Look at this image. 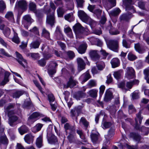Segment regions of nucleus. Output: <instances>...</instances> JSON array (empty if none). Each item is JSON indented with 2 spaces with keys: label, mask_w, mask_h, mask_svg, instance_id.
Wrapping results in <instances>:
<instances>
[{
  "label": "nucleus",
  "mask_w": 149,
  "mask_h": 149,
  "mask_svg": "<svg viewBox=\"0 0 149 149\" xmlns=\"http://www.w3.org/2000/svg\"><path fill=\"white\" fill-rule=\"evenodd\" d=\"M40 116L39 113L35 112L33 113L28 118V121L30 124H32L37 120V118Z\"/></svg>",
  "instance_id": "15"
},
{
  "label": "nucleus",
  "mask_w": 149,
  "mask_h": 149,
  "mask_svg": "<svg viewBox=\"0 0 149 149\" xmlns=\"http://www.w3.org/2000/svg\"><path fill=\"white\" fill-rule=\"evenodd\" d=\"M16 6L22 10L21 12H18V15H20L27 8V3L25 0H17L16 4Z\"/></svg>",
  "instance_id": "4"
},
{
  "label": "nucleus",
  "mask_w": 149,
  "mask_h": 149,
  "mask_svg": "<svg viewBox=\"0 0 149 149\" xmlns=\"http://www.w3.org/2000/svg\"><path fill=\"white\" fill-rule=\"evenodd\" d=\"M78 63V70L79 72H80L85 69L86 64L83 60L80 58L77 59Z\"/></svg>",
  "instance_id": "14"
},
{
  "label": "nucleus",
  "mask_w": 149,
  "mask_h": 149,
  "mask_svg": "<svg viewBox=\"0 0 149 149\" xmlns=\"http://www.w3.org/2000/svg\"><path fill=\"white\" fill-rule=\"evenodd\" d=\"M26 55L27 56H31L32 58L35 59L38 58L39 57V54L38 53H27Z\"/></svg>",
  "instance_id": "38"
},
{
  "label": "nucleus",
  "mask_w": 149,
  "mask_h": 149,
  "mask_svg": "<svg viewBox=\"0 0 149 149\" xmlns=\"http://www.w3.org/2000/svg\"><path fill=\"white\" fill-rule=\"evenodd\" d=\"M128 58L129 60L133 61L137 58V57L132 53H129L128 55Z\"/></svg>",
  "instance_id": "57"
},
{
  "label": "nucleus",
  "mask_w": 149,
  "mask_h": 149,
  "mask_svg": "<svg viewBox=\"0 0 149 149\" xmlns=\"http://www.w3.org/2000/svg\"><path fill=\"white\" fill-rule=\"evenodd\" d=\"M102 10L100 9H97L95 10L93 12V13L95 14L97 17H99L100 16L102 13Z\"/></svg>",
  "instance_id": "61"
},
{
  "label": "nucleus",
  "mask_w": 149,
  "mask_h": 149,
  "mask_svg": "<svg viewBox=\"0 0 149 149\" xmlns=\"http://www.w3.org/2000/svg\"><path fill=\"white\" fill-rule=\"evenodd\" d=\"M75 85L76 84L75 81L71 77L69 79V81L66 85V88H68L69 87L72 88L75 86Z\"/></svg>",
  "instance_id": "34"
},
{
  "label": "nucleus",
  "mask_w": 149,
  "mask_h": 149,
  "mask_svg": "<svg viewBox=\"0 0 149 149\" xmlns=\"http://www.w3.org/2000/svg\"><path fill=\"white\" fill-rule=\"evenodd\" d=\"M65 32L67 33L68 36L70 38H72L73 37V34L72 29L69 27H67L64 28Z\"/></svg>",
  "instance_id": "36"
},
{
  "label": "nucleus",
  "mask_w": 149,
  "mask_h": 149,
  "mask_svg": "<svg viewBox=\"0 0 149 149\" xmlns=\"http://www.w3.org/2000/svg\"><path fill=\"white\" fill-rule=\"evenodd\" d=\"M141 113L140 112H139L136 115V118L135 119L136 124L135 128L136 129L139 130L140 131L142 132L143 135H147L149 132V128L144 126H143L141 128H140L139 126V124H141L143 119V117L141 116Z\"/></svg>",
  "instance_id": "2"
},
{
  "label": "nucleus",
  "mask_w": 149,
  "mask_h": 149,
  "mask_svg": "<svg viewBox=\"0 0 149 149\" xmlns=\"http://www.w3.org/2000/svg\"><path fill=\"white\" fill-rule=\"evenodd\" d=\"M15 54L17 57L16 60L19 64L25 68L27 64L26 61L24 59L22 55L17 52H16Z\"/></svg>",
  "instance_id": "9"
},
{
  "label": "nucleus",
  "mask_w": 149,
  "mask_h": 149,
  "mask_svg": "<svg viewBox=\"0 0 149 149\" xmlns=\"http://www.w3.org/2000/svg\"><path fill=\"white\" fill-rule=\"evenodd\" d=\"M4 130V128H2L0 131V144L7 145L8 141L3 132Z\"/></svg>",
  "instance_id": "10"
},
{
  "label": "nucleus",
  "mask_w": 149,
  "mask_h": 149,
  "mask_svg": "<svg viewBox=\"0 0 149 149\" xmlns=\"http://www.w3.org/2000/svg\"><path fill=\"white\" fill-rule=\"evenodd\" d=\"M64 127L66 130H69L71 131H73L74 130V127L71 126L68 123H67L65 125Z\"/></svg>",
  "instance_id": "48"
},
{
  "label": "nucleus",
  "mask_w": 149,
  "mask_h": 149,
  "mask_svg": "<svg viewBox=\"0 0 149 149\" xmlns=\"http://www.w3.org/2000/svg\"><path fill=\"white\" fill-rule=\"evenodd\" d=\"M111 63L113 68H115L119 66V61L117 58H113L111 61Z\"/></svg>",
  "instance_id": "27"
},
{
  "label": "nucleus",
  "mask_w": 149,
  "mask_h": 149,
  "mask_svg": "<svg viewBox=\"0 0 149 149\" xmlns=\"http://www.w3.org/2000/svg\"><path fill=\"white\" fill-rule=\"evenodd\" d=\"M86 96V94L85 93L81 91H79L75 93L73 96V97L77 100H78L84 98Z\"/></svg>",
  "instance_id": "22"
},
{
  "label": "nucleus",
  "mask_w": 149,
  "mask_h": 149,
  "mask_svg": "<svg viewBox=\"0 0 149 149\" xmlns=\"http://www.w3.org/2000/svg\"><path fill=\"white\" fill-rule=\"evenodd\" d=\"M129 112L130 113H132L136 111V109L132 105H130L129 106Z\"/></svg>",
  "instance_id": "63"
},
{
  "label": "nucleus",
  "mask_w": 149,
  "mask_h": 149,
  "mask_svg": "<svg viewBox=\"0 0 149 149\" xmlns=\"http://www.w3.org/2000/svg\"><path fill=\"white\" fill-rule=\"evenodd\" d=\"M58 15V17H62L63 16L65 11L62 7H59L57 10Z\"/></svg>",
  "instance_id": "44"
},
{
  "label": "nucleus",
  "mask_w": 149,
  "mask_h": 149,
  "mask_svg": "<svg viewBox=\"0 0 149 149\" xmlns=\"http://www.w3.org/2000/svg\"><path fill=\"white\" fill-rule=\"evenodd\" d=\"M87 47L86 43H84L81 45L79 47L77 50L78 52L81 54L84 53Z\"/></svg>",
  "instance_id": "23"
},
{
  "label": "nucleus",
  "mask_w": 149,
  "mask_h": 149,
  "mask_svg": "<svg viewBox=\"0 0 149 149\" xmlns=\"http://www.w3.org/2000/svg\"><path fill=\"white\" fill-rule=\"evenodd\" d=\"M79 123L81 124H82L84 127L86 128L88 127V123L87 122L85 118L84 117H82L80 120L79 121Z\"/></svg>",
  "instance_id": "40"
},
{
  "label": "nucleus",
  "mask_w": 149,
  "mask_h": 149,
  "mask_svg": "<svg viewBox=\"0 0 149 149\" xmlns=\"http://www.w3.org/2000/svg\"><path fill=\"white\" fill-rule=\"evenodd\" d=\"M112 98V94L111 92L109 89L107 90L105 93L104 100L106 102H108Z\"/></svg>",
  "instance_id": "24"
},
{
  "label": "nucleus",
  "mask_w": 149,
  "mask_h": 149,
  "mask_svg": "<svg viewBox=\"0 0 149 149\" xmlns=\"http://www.w3.org/2000/svg\"><path fill=\"white\" fill-rule=\"evenodd\" d=\"M97 90L93 89L89 91L88 93L91 97L95 98L97 96Z\"/></svg>",
  "instance_id": "28"
},
{
  "label": "nucleus",
  "mask_w": 149,
  "mask_h": 149,
  "mask_svg": "<svg viewBox=\"0 0 149 149\" xmlns=\"http://www.w3.org/2000/svg\"><path fill=\"white\" fill-rule=\"evenodd\" d=\"M123 71L121 70H119L117 72H114L113 73V75L115 78L117 79H118L121 77V73Z\"/></svg>",
  "instance_id": "49"
},
{
  "label": "nucleus",
  "mask_w": 149,
  "mask_h": 149,
  "mask_svg": "<svg viewBox=\"0 0 149 149\" xmlns=\"http://www.w3.org/2000/svg\"><path fill=\"white\" fill-rule=\"evenodd\" d=\"M97 67L99 70H102L104 68L105 65L103 62L102 61L100 63L97 62L96 63Z\"/></svg>",
  "instance_id": "41"
},
{
  "label": "nucleus",
  "mask_w": 149,
  "mask_h": 149,
  "mask_svg": "<svg viewBox=\"0 0 149 149\" xmlns=\"http://www.w3.org/2000/svg\"><path fill=\"white\" fill-rule=\"evenodd\" d=\"M77 3V8H82L83 7V4L84 3V0H75Z\"/></svg>",
  "instance_id": "50"
},
{
  "label": "nucleus",
  "mask_w": 149,
  "mask_h": 149,
  "mask_svg": "<svg viewBox=\"0 0 149 149\" xmlns=\"http://www.w3.org/2000/svg\"><path fill=\"white\" fill-rule=\"evenodd\" d=\"M78 15L79 18L83 22L89 24L91 28L94 27L96 25L95 22L89 17L83 10H78Z\"/></svg>",
  "instance_id": "1"
},
{
  "label": "nucleus",
  "mask_w": 149,
  "mask_h": 149,
  "mask_svg": "<svg viewBox=\"0 0 149 149\" xmlns=\"http://www.w3.org/2000/svg\"><path fill=\"white\" fill-rule=\"evenodd\" d=\"M58 65L55 62H51L48 67V71L50 75H52L56 72L55 67Z\"/></svg>",
  "instance_id": "11"
},
{
  "label": "nucleus",
  "mask_w": 149,
  "mask_h": 149,
  "mask_svg": "<svg viewBox=\"0 0 149 149\" xmlns=\"http://www.w3.org/2000/svg\"><path fill=\"white\" fill-rule=\"evenodd\" d=\"M15 113H9L6 114L8 118V123L11 127H14L16 125L15 123L18 119V117L15 115Z\"/></svg>",
  "instance_id": "6"
},
{
  "label": "nucleus",
  "mask_w": 149,
  "mask_h": 149,
  "mask_svg": "<svg viewBox=\"0 0 149 149\" xmlns=\"http://www.w3.org/2000/svg\"><path fill=\"white\" fill-rule=\"evenodd\" d=\"M107 47L111 50L118 52L119 50V41L118 40H111L107 43Z\"/></svg>",
  "instance_id": "3"
},
{
  "label": "nucleus",
  "mask_w": 149,
  "mask_h": 149,
  "mask_svg": "<svg viewBox=\"0 0 149 149\" xmlns=\"http://www.w3.org/2000/svg\"><path fill=\"white\" fill-rule=\"evenodd\" d=\"M139 92L138 91H136L132 94V98L133 99H137L139 98Z\"/></svg>",
  "instance_id": "58"
},
{
  "label": "nucleus",
  "mask_w": 149,
  "mask_h": 149,
  "mask_svg": "<svg viewBox=\"0 0 149 149\" xmlns=\"http://www.w3.org/2000/svg\"><path fill=\"white\" fill-rule=\"evenodd\" d=\"M6 8V5L3 0L0 1V13H3Z\"/></svg>",
  "instance_id": "39"
},
{
  "label": "nucleus",
  "mask_w": 149,
  "mask_h": 149,
  "mask_svg": "<svg viewBox=\"0 0 149 149\" xmlns=\"http://www.w3.org/2000/svg\"><path fill=\"white\" fill-rule=\"evenodd\" d=\"M42 136L40 135L37 139L36 144L38 148H40L42 146Z\"/></svg>",
  "instance_id": "35"
},
{
  "label": "nucleus",
  "mask_w": 149,
  "mask_h": 149,
  "mask_svg": "<svg viewBox=\"0 0 149 149\" xmlns=\"http://www.w3.org/2000/svg\"><path fill=\"white\" fill-rule=\"evenodd\" d=\"M24 93L23 91H16L13 94L12 96L13 98H18L22 95Z\"/></svg>",
  "instance_id": "29"
},
{
  "label": "nucleus",
  "mask_w": 149,
  "mask_h": 149,
  "mask_svg": "<svg viewBox=\"0 0 149 149\" xmlns=\"http://www.w3.org/2000/svg\"><path fill=\"white\" fill-rule=\"evenodd\" d=\"M112 123L110 122H104L102 125V127L104 129L108 128L111 126Z\"/></svg>",
  "instance_id": "51"
},
{
  "label": "nucleus",
  "mask_w": 149,
  "mask_h": 149,
  "mask_svg": "<svg viewBox=\"0 0 149 149\" xmlns=\"http://www.w3.org/2000/svg\"><path fill=\"white\" fill-rule=\"evenodd\" d=\"M114 129L113 127H112L109 131L108 135L105 136V137L106 138H110L114 134Z\"/></svg>",
  "instance_id": "47"
},
{
  "label": "nucleus",
  "mask_w": 149,
  "mask_h": 149,
  "mask_svg": "<svg viewBox=\"0 0 149 149\" xmlns=\"http://www.w3.org/2000/svg\"><path fill=\"white\" fill-rule=\"evenodd\" d=\"M89 55L93 60L96 61L98 60L100 58V56L97 50H91L89 52Z\"/></svg>",
  "instance_id": "17"
},
{
  "label": "nucleus",
  "mask_w": 149,
  "mask_h": 149,
  "mask_svg": "<svg viewBox=\"0 0 149 149\" xmlns=\"http://www.w3.org/2000/svg\"><path fill=\"white\" fill-rule=\"evenodd\" d=\"M19 133L21 135L29 131L28 128L25 125H22L18 129Z\"/></svg>",
  "instance_id": "26"
},
{
  "label": "nucleus",
  "mask_w": 149,
  "mask_h": 149,
  "mask_svg": "<svg viewBox=\"0 0 149 149\" xmlns=\"http://www.w3.org/2000/svg\"><path fill=\"white\" fill-rule=\"evenodd\" d=\"M130 135L134 140L137 142L138 143L141 142V140L142 139V138L141 136L138 134L131 133L130 134Z\"/></svg>",
  "instance_id": "20"
},
{
  "label": "nucleus",
  "mask_w": 149,
  "mask_h": 149,
  "mask_svg": "<svg viewBox=\"0 0 149 149\" xmlns=\"http://www.w3.org/2000/svg\"><path fill=\"white\" fill-rule=\"evenodd\" d=\"M5 17L13 23L15 22L14 14L12 11H8L5 15Z\"/></svg>",
  "instance_id": "18"
},
{
  "label": "nucleus",
  "mask_w": 149,
  "mask_h": 149,
  "mask_svg": "<svg viewBox=\"0 0 149 149\" xmlns=\"http://www.w3.org/2000/svg\"><path fill=\"white\" fill-rule=\"evenodd\" d=\"M15 105L13 104H10L6 107H5L4 112L6 114H8L9 113H15L13 111L11 110L14 108Z\"/></svg>",
  "instance_id": "21"
},
{
  "label": "nucleus",
  "mask_w": 149,
  "mask_h": 149,
  "mask_svg": "<svg viewBox=\"0 0 149 149\" xmlns=\"http://www.w3.org/2000/svg\"><path fill=\"white\" fill-rule=\"evenodd\" d=\"M64 17L66 20L70 22V20L73 18V14L71 13L67 14Z\"/></svg>",
  "instance_id": "59"
},
{
  "label": "nucleus",
  "mask_w": 149,
  "mask_h": 149,
  "mask_svg": "<svg viewBox=\"0 0 149 149\" xmlns=\"http://www.w3.org/2000/svg\"><path fill=\"white\" fill-rule=\"evenodd\" d=\"M47 140L49 143L51 144H55L57 143L58 140L56 136L51 133H47Z\"/></svg>",
  "instance_id": "8"
},
{
  "label": "nucleus",
  "mask_w": 149,
  "mask_h": 149,
  "mask_svg": "<svg viewBox=\"0 0 149 149\" xmlns=\"http://www.w3.org/2000/svg\"><path fill=\"white\" fill-rule=\"evenodd\" d=\"M23 19L24 20L27 22L31 24L33 22V20L31 18V17L29 15H26L23 17Z\"/></svg>",
  "instance_id": "43"
},
{
  "label": "nucleus",
  "mask_w": 149,
  "mask_h": 149,
  "mask_svg": "<svg viewBox=\"0 0 149 149\" xmlns=\"http://www.w3.org/2000/svg\"><path fill=\"white\" fill-rule=\"evenodd\" d=\"M94 41L95 42L96 44L98 46H101L102 45V42L99 39L97 38H94Z\"/></svg>",
  "instance_id": "60"
},
{
  "label": "nucleus",
  "mask_w": 149,
  "mask_h": 149,
  "mask_svg": "<svg viewBox=\"0 0 149 149\" xmlns=\"http://www.w3.org/2000/svg\"><path fill=\"white\" fill-rule=\"evenodd\" d=\"M127 77L130 79L134 78L135 76V71L134 69L131 67L127 68Z\"/></svg>",
  "instance_id": "19"
},
{
  "label": "nucleus",
  "mask_w": 149,
  "mask_h": 149,
  "mask_svg": "<svg viewBox=\"0 0 149 149\" xmlns=\"http://www.w3.org/2000/svg\"><path fill=\"white\" fill-rule=\"evenodd\" d=\"M74 131H71V133L68 136V139L70 143L73 142L74 140Z\"/></svg>",
  "instance_id": "42"
},
{
  "label": "nucleus",
  "mask_w": 149,
  "mask_h": 149,
  "mask_svg": "<svg viewBox=\"0 0 149 149\" xmlns=\"http://www.w3.org/2000/svg\"><path fill=\"white\" fill-rule=\"evenodd\" d=\"M3 33L6 37H8L10 33V29L8 27L5 28L3 31Z\"/></svg>",
  "instance_id": "53"
},
{
  "label": "nucleus",
  "mask_w": 149,
  "mask_h": 149,
  "mask_svg": "<svg viewBox=\"0 0 149 149\" xmlns=\"http://www.w3.org/2000/svg\"><path fill=\"white\" fill-rule=\"evenodd\" d=\"M29 8L30 10L32 11L35 10L36 8V4L33 2H30L29 5Z\"/></svg>",
  "instance_id": "55"
},
{
  "label": "nucleus",
  "mask_w": 149,
  "mask_h": 149,
  "mask_svg": "<svg viewBox=\"0 0 149 149\" xmlns=\"http://www.w3.org/2000/svg\"><path fill=\"white\" fill-rule=\"evenodd\" d=\"M134 48L139 53H143L146 48V46L140 44L139 43L135 44L134 45Z\"/></svg>",
  "instance_id": "16"
},
{
  "label": "nucleus",
  "mask_w": 149,
  "mask_h": 149,
  "mask_svg": "<svg viewBox=\"0 0 149 149\" xmlns=\"http://www.w3.org/2000/svg\"><path fill=\"white\" fill-rule=\"evenodd\" d=\"M132 0H123V5L125 7L126 10L131 11L132 13L135 12L132 4Z\"/></svg>",
  "instance_id": "5"
},
{
  "label": "nucleus",
  "mask_w": 149,
  "mask_h": 149,
  "mask_svg": "<svg viewBox=\"0 0 149 149\" xmlns=\"http://www.w3.org/2000/svg\"><path fill=\"white\" fill-rule=\"evenodd\" d=\"M84 78L83 82H86L90 78V75L89 73L87 72L82 75L81 77V78Z\"/></svg>",
  "instance_id": "45"
},
{
  "label": "nucleus",
  "mask_w": 149,
  "mask_h": 149,
  "mask_svg": "<svg viewBox=\"0 0 149 149\" xmlns=\"http://www.w3.org/2000/svg\"><path fill=\"white\" fill-rule=\"evenodd\" d=\"M107 29L109 31L110 34L111 35H116L119 33V31L113 27L110 21L109 22V24L107 26Z\"/></svg>",
  "instance_id": "13"
},
{
  "label": "nucleus",
  "mask_w": 149,
  "mask_h": 149,
  "mask_svg": "<svg viewBox=\"0 0 149 149\" xmlns=\"http://www.w3.org/2000/svg\"><path fill=\"white\" fill-rule=\"evenodd\" d=\"M121 12V10L118 8H116L110 11V15L112 16H115L118 15Z\"/></svg>",
  "instance_id": "32"
},
{
  "label": "nucleus",
  "mask_w": 149,
  "mask_h": 149,
  "mask_svg": "<svg viewBox=\"0 0 149 149\" xmlns=\"http://www.w3.org/2000/svg\"><path fill=\"white\" fill-rule=\"evenodd\" d=\"M12 40L13 42L17 44H19L20 42L17 33L14 31V36L12 39Z\"/></svg>",
  "instance_id": "37"
},
{
  "label": "nucleus",
  "mask_w": 149,
  "mask_h": 149,
  "mask_svg": "<svg viewBox=\"0 0 149 149\" xmlns=\"http://www.w3.org/2000/svg\"><path fill=\"white\" fill-rule=\"evenodd\" d=\"M120 19L121 20L127 21L129 19V16L127 14H123L120 17Z\"/></svg>",
  "instance_id": "62"
},
{
  "label": "nucleus",
  "mask_w": 149,
  "mask_h": 149,
  "mask_svg": "<svg viewBox=\"0 0 149 149\" xmlns=\"http://www.w3.org/2000/svg\"><path fill=\"white\" fill-rule=\"evenodd\" d=\"M74 30L76 36H78L86 31L87 30L85 29L79 23H77L73 26Z\"/></svg>",
  "instance_id": "7"
},
{
  "label": "nucleus",
  "mask_w": 149,
  "mask_h": 149,
  "mask_svg": "<svg viewBox=\"0 0 149 149\" xmlns=\"http://www.w3.org/2000/svg\"><path fill=\"white\" fill-rule=\"evenodd\" d=\"M90 136L93 142L94 143H95L98 140L97 135L96 134H94L92 132Z\"/></svg>",
  "instance_id": "46"
},
{
  "label": "nucleus",
  "mask_w": 149,
  "mask_h": 149,
  "mask_svg": "<svg viewBox=\"0 0 149 149\" xmlns=\"http://www.w3.org/2000/svg\"><path fill=\"white\" fill-rule=\"evenodd\" d=\"M29 31L33 32L36 35L38 36L40 35L38 29L36 26H34L32 29H30Z\"/></svg>",
  "instance_id": "52"
},
{
  "label": "nucleus",
  "mask_w": 149,
  "mask_h": 149,
  "mask_svg": "<svg viewBox=\"0 0 149 149\" xmlns=\"http://www.w3.org/2000/svg\"><path fill=\"white\" fill-rule=\"evenodd\" d=\"M33 136L30 134H26L24 138L25 141L28 144L33 142Z\"/></svg>",
  "instance_id": "25"
},
{
  "label": "nucleus",
  "mask_w": 149,
  "mask_h": 149,
  "mask_svg": "<svg viewBox=\"0 0 149 149\" xmlns=\"http://www.w3.org/2000/svg\"><path fill=\"white\" fill-rule=\"evenodd\" d=\"M42 36L48 39H49L50 33L45 28H43L42 30Z\"/></svg>",
  "instance_id": "33"
},
{
  "label": "nucleus",
  "mask_w": 149,
  "mask_h": 149,
  "mask_svg": "<svg viewBox=\"0 0 149 149\" xmlns=\"http://www.w3.org/2000/svg\"><path fill=\"white\" fill-rule=\"evenodd\" d=\"M42 127V124L40 123H38L33 128V130L35 129L36 130V132H38L40 131ZM35 132H36L35 131Z\"/></svg>",
  "instance_id": "54"
},
{
  "label": "nucleus",
  "mask_w": 149,
  "mask_h": 149,
  "mask_svg": "<svg viewBox=\"0 0 149 149\" xmlns=\"http://www.w3.org/2000/svg\"><path fill=\"white\" fill-rule=\"evenodd\" d=\"M38 63L41 66H44L46 64V62L45 59H42L38 61Z\"/></svg>",
  "instance_id": "64"
},
{
  "label": "nucleus",
  "mask_w": 149,
  "mask_h": 149,
  "mask_svg": "<svg viewBox=\"0 0 149 149\" xmlns=\"http://www.w3.org/2000/svg\"><path fill=\"white\" fill-rule=\"evenodd\" d=\"M40 42L38 41H35L32 42L30 45L31 48H38L40 44Z\"/></svg>",
  "instance_id": "30"
},
{
  "label": "nucleus",
  "mask_w": 149,
  "mask_h": 149,
  "mask_svg": "<svg viewBox=\"0 0 149 149\" xmlns=\"http://www.w3.org/2000/svg\"><path fill=\"white\" fill-rule=\"evenodd\" d=\"M129 42H130V40L129 39L126 40V39H123L122 41L123 46L126 48H130V44L129 43Z\"/></svg>",
  "instance_id": "31"
},
{
  "label": "nucleus",
  "mask_w": 149,
  "mask_h": 149,
  "mask_svg": "<svg viewBox=\"0 0 149 149\" xmlns=\"http://www.w3.org/2000/svg\"><path fill=\"white\" fill-rule=\"evenodd\" d=\"M78 109L77 108H74L73 109H72L70 111L71 116L72 117L74 116L77 113H78Z\"/></svg>",
  "instance_id": "56"
},
{
  "label": "nucleus",
  "mask_w": 149,
  "mask_h": 149,
  "mask_svg": "<svg viewBox=\"0 0 149 149\" xmlns=\"http://www.w3.org/2000/svg\"><path fill=\"white\" fill-rule=\"evenodd\" d=\"M55 22L54 13L53 12H52L50 14L49 13H47L46 19L47 23L52 26Z\"/></svg>",
  "instance_id": "12"
}]
</instances>
